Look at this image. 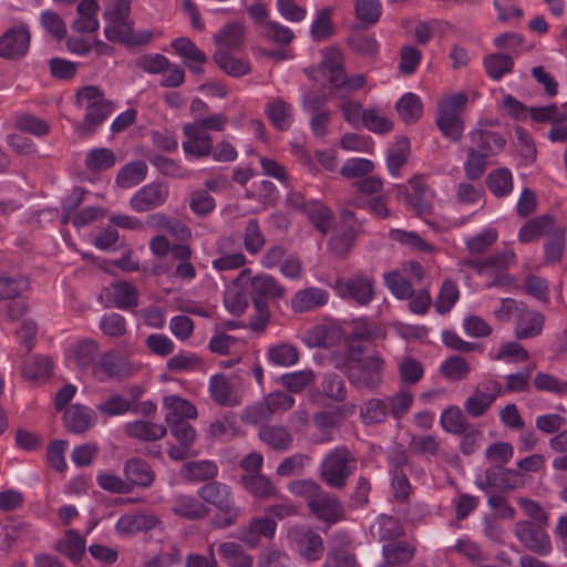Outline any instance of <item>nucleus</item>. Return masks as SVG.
<instances>
[{"label":"nucleus","mask_w":567,"mask_h":567,"mask_svg":"<svg viewBox=\"0 0 567 567\" xmlns=\"http://www.w3.org/2000/svg\"><path fill=\"white\" fill-rule=\"evenodd\" d=\"M76 106L85 112L83 126L92 130L101 125L113 112V105L97 86H83L76 93Z\"/></svg>","instance_id":"3"},{"label":"nucleus","mask_w":567,"mask_h":567,"mask_svg":"<svg viewBox=\"0 0 567 567\" xmlns=\"http://www.w3.org/2000/svg\"><path fill=\"white\" fill-rule=\"evenodd\" d=\"M116 163V156L110 148L101 147L92 150L85 158V166L93 172H101L113 167Z\"/></svg>","instance_id":"60"},{"label":"nucleus","mask_w":567,"mask_h":567,"mask_svg":"<svg viewBox=\"0 0 567 567\" xmlns=\"http://www.w3.org/2000/svg\"><path fill=\"white\" fill-rule=\"evenodd\" d=\"M545 527L522 520L515 525V535L528 550L539 556H548L553 551V545Z\"/></svg>","instance_id":"10"},{"label":"nucleus","mask_w":567,"mask_h":567,"mask_svg":"<svg viewBox=\"0 0 567 567\" xmlns=\"http://www.w3.org/2000/svg\"><path fill=\"white\" fill-rule=\"evenodd\" d=\"M244 487L256 498L277 497L278 489L267 476L255 473L241 476Z\"/></svg>","instance_id":"34"},{"label":"nucleus","mask_w":567,"mask_h":567,"mask_svg":"<svg viewBox=\"0 0 567 567\" xmlns=\"http://www.w3.org/2000/svg\"><path fill=\"white\" fill-rule=\"evenodd\" d=\"M101 298L106 306L122 310L138 305V291L134 285L127 281H117L110 285L102 291Z\"/></svg>","instance_id":"15"},{"label":"nucleus","mask_w":567,"mask_h":567,"mask_svg":"<svg viewBox=\"0 0 567 567\" xmlns=\"http://www.w3.org/2000/svg\"><path fill=\"white\" fill-rule=\"evenodd\" d=\"M503 394V386L498 381L491 380L484 384V390L477 389L464 402L465 412L472 417L484 415L497 396Z\"/></svg>","instance_id":"14"},{"label":"nucleus","mask_w":567,"mask_h":567,"mask_svg":"<svg viewBox=\"0 0 567 567\" xmlns=\"http://www.w3.org/2000/svg\"><path fill=\"white\" fill-rule=\"evenodd\" d=\"M125 433L142 441H156L165 436L166 427L159 423L134 421L126 423Z\"/></svg>","instance_id":"39"},{"label":"nucleus","mask_w":567,"mask_h":567,"mask_svg":"<svg viewBox=\"0 0 567 567\" xmlns=\"http://www.w3.org/2000/svg\"><path fill=\"white\" fill-rule=\"evenodd\" d=\"M259 439L274 450H287L291 446L292 436L280 425H267L259 430Z\"/></svg>","instance_id":"44"},{"label":"nucleus","mask_w":567,"mask_h":567,"mask_svg":"<svg viewBox=\"0 0 567 567\" xmlns=\"http://www.w3.org/2000/svg\"><path fill=\"white\" fill-rule=\"evenodd\" d=\"M172 48L184 59L188 69L199 72L200 65L207 60L206 54L188 38H177L172 42Z\"/></svg>","instance_id":"27"},{"label":"nucleus","mask_w":567,"mask_h":567,"mask_svg":"<svg viewBox=\"0 0 567 567\" xmlns=\"http://www.w3.org/2000/svg\"><path fill=\"white\" fill-rule=\"evenodd\" d=\"M124 475L130 485L150 487L155 481L151 465L142 458H131L124 464Z\"/></svg>","instance_id":"26"},{"label":"nucleus","mask_w":567,"mask_h":567,"mask_svg":"<svg viewBox=\"0 0 567 567\" xmlns=\"http://www.w3.org/2000/svg\"><path fill=\"white\" fill-rule=\"evenodd\" d=\"M422 101L419 95L414 93H405L396 102V111L401 120L405 123H414L422 115Z\"/></svg>","instance_id":"54"},{"label":"nucleus","mask_w":567,"mask_h":567,"mask_svg":"<svg viewBox=\"0 0 567 567\" xmlns=\"http://www.w3.org/2000/svg\"><path fill=\"white\" fill-rule=\"evenodd\" d=\"M415 548L406 542H389L383 545L382 555L385 566H399L409 563Z\"/></svg>","instance_id":"35"},{"label":"nucleus","mask_w":567,"mask_h":567,"mask_svg":"<svg viewBox=\"0 0 567 567\" xmlns=\"http://www.w3.org/2000/svg\"><path fill=\"white\" fill-rule=\"evenodd\" d=\"M460 298L457 285L452 280H444L434 302L435 310L445 315L451 311Z\"/></svg>","instance_id":"58"},{"label":"nucleus","mask_w":567,"mask_h":567,"mask_svg":"<svg viewBox=\"0 0 567 567\" xmlns=\"http://www.w3.org/2000/svg\"><path fill=\"white\" fill-rule=\"evenodd\" d=\"M277 530V523L269 517L252 518L249 524L238 530V538L250 547H256L261 537L271 539Z\"/></svg>","instance_id":"20"},{"label":"nucleus","mask_w":567,"mask_h":567,"mask_svg":"<svg viewBox=\"0 0 567 567\" xmlns=\"http://www.w3.org/2000/svg\"><path fill=\"white\" fill-rule=\"evenodd\" d=\"M78 18L72 24V29L81 33L96 32L100 28L97 14L100 6L96 0H82L78 4Z\"/></svg>","instance_id":"25"},{"label":"nucleus","mask_w":567,"mask_h":567,"mask_svg":"<svg viewBox=\"0 0 567 567\" xmlns=\"http://www.w3.org/2000/svg\"><path fill=\"white\" fill-rule=\"evenodd\" d=\"M248 285L255 295V306L258 309L259 322H251L252 328L265 326L269 319V312L265 306L261 305L260 299H279L285 295L284 287L276 278L267 274H259L252 276L250 271Z\"/></svg>","instance_id":"5"},{"label":"nucleus","mask_w":567,"mask_h":567,"mask_svg":"<svg viewBox=\"0 0 567 567\" xmlns=\"http://www.w3.org/2000/svg\"><path fill=\"white\" fill-rule=\"evenodd\" d=\"M55 548L72 561L78 563L85 551V538L78 530L68 529L58 540Z\"/></svg>","instance_id":"33"},{"label":"nucleus","mask_w":567,"mask_h":567,"mask_svg":"<svg viewBox=\"0 0 567 567\" xmlns=\"http://www.w3.org/2000/svg\"><path fill=\"white\" fill-rule=\"evenodd\" d=\"M249 275L250 269L245 268L225 287L224 307L233 316H241L248 308L249 299L246 286L248 285Z\"/></svg>","instance_id":"11"},{"label":"nucleus","mask_w":567,"mask_h":567,"mask_svg":"<svg viewBox=\"0 0 567 567\" xmlns=\"http://www.w3.org/2000/svg\"><path fill=\"white\" fill-rule=\"evenodd\" d=\"M471 141L472 147L487 156L499 152L505 145V140L499 134L488 130L472 131Z\"/></svg>","instance_id":"36"},{"label":"nucleus","mask_w":567,"mask_h":567,"mask_svg":"<svg viewBox=\"0 0 567 567\" xmlns=\"http://www.w3.org/2000/svg\"><path fill=\"white\" fill-rule=\"evenodd\" d=\"M169 188L163 183H150L141 187L130 199L131 208L136 213L153 210L165 204Z\"/></svg>","instance_id":"12"},{"label":"nucleus","mask_w":567,"mask_h":567,"mask_svg":"<svg viewBox=\"0 0 567 567\" xmlns=\"http://www.w3.org/2000/svg\"><path fill=\"white\" fill-rule=\"evenodd\" d=\"M344 58L342 52L337 48H328L322 52V60L318 69H309L307 72L313 80L320 79L327 81L330 89L337 81L341 80L344 72Z\"/></svg>","instance_id":"13"},{"label":"nucleus","mask_w":567,"mask_h":567,"mask_svg":"<svg viewBox=\"0 0 567 567\" xmlns=\"http://www.w3.org/2000/svg\"><path fill=\"white\" fill-rule=\"evenodd\" d=\"M303 212L320 231L327 233L329 230L333 215L322 203L309 200L303 205Z\"/></svg>","instance_id":"50"},{"label":"nucleus","mask_w":567,"mask_h":567,"mask_svg":"<svg viewBox=\"0 0 567 567\" xmlns=\"http://www.w3.org/2000/svg\"><path fill=\"white\" fill-rule=\"evenodd\" d=\"M147 165L143 161L131 162L122 167L116 175V184L122 188H131L147 176Z\"/></svg>","instance_id":"43"},{"label":"nucleus","mask_w":567,"mask_h":567,"mask_svg":"<svg viewBox=\"0 0 567 567\" xmlns=\"http://www.w3.org/2000/svg\"><path fill=\"white\" fill-rule=\"evenodd\" d=\"M409 152L410 141L404 136L398 137L386 156V167L392 177L396 178L400 176V169L406 163Z\"/></svg>","instance_id":"40"},{"label":"nucleus","mask_w":567,"mask_h":567,"mask_svg":"<svg viewBox=\"0 0 567 567\" xmlns=\"http://www.w3.org/2000/svg\"><path fill=\"white\" fill-rule=\"evenodd\" d=\"M208 388L210 396L216 403L229 406L239 404V398L225 375H212Z\"/></svg>","instance_id":"31"},{"label":"nucleus","mask_w":567,"mask_h":567,"mask_svg":"<svg viewBox=\"0 0 567 567\" xmlns=\"http://www.w3.org/2000/svg\"><path fill=\"white\" fill-rule=\"evenodd\" d=\"M412 190L408 195L409 204L420 215H427L432 210L433 193L425 185L420 182L411 183Z\"/></svg>","instance_id":"51"},{"label":"nucleus","mask_w":567,"mask_h":567,"mask_svg":"<svg viewBox=\"0 0 567 567\" xmlns=\"http://www.w3.org/2000/svg\"><path fill=\"white\" fill-rule=\"evenodd\" d=\"M565 229L556 226L549 234V238L545 244V260L548 264L558 262L564 254L565 247Z\"/></svg>","instance_id":"61"},{"label":"nucleus","mask_w":567,"mask_h":567,"mask_svg":"<svg viewBox=\"0 0 567 567\" xmlns=\"http://www.w3.org/2000/svg\"><path fill=\"white\" fill-rule=\"evenodd\" d=\"M218 473V467L213 461H196L185 463L181 470V475L190 481H206L214 478Z\"/></svg>","instance_id":"48"},{"label":"nucleus","mask_w":567,"mask_h":567,"mask_svg":"<svg viewBox=\"0 0 567 567\" xmlns=\"http://www.w3.org/2000/svg\"><path fill=\"white\" fill-rule=\"evenodd\" d=\"M383 281L393 297L399 300H405L414 290L411 282L396 270L384 272Z\"/></svg>","instance_id":"57"},{"label":"nucleus","mask_w":567,"mask_h":567,"mask_svg":"<svg viewBox=\"0 0 567 567\" xmlns=\"http://www.w3.org/2000/svg\"><path fill=\"white\" fill-rule=\"evenodd\" d=\"M374 163L363 157L348 158L340 168V174L346 178H361L374 171Z\"/></svg>","instance_id":"63"},{"label":"nucleus","mask_w":567,"mask_h":567,"mask_svg":"<svg viewBox=\"0 0 567 567\" xmlns=\"http://www.w3.org/2000/svg\"><path fill=\"white\" fill-rule=\"evenodd\" d=\"M362 127L374 134L382 135L393 130V122L382 109L368 107L364 110Z\"/></svg>","instance_id":"47"},{"label":"nucleus","mask_w":567,"mask_h":567,"mask_svg":"<svg viewBox=\"0 0 567 567\" xmlns=\"http://www.w3.org/2000/svg\"><path fill=\"white\" fill-rule=\"evenodd\" d=\"M198 494L203 501L214 505L227 515L225 522L219 525L220 527L234 524L240 515V509L235 506L230 488L227 485L219 482H212L202 486Z\"/></svg>","instance_id":"6"},{"label":"nucleus","mask_w":567,"mask_h":567,"mask_svg":"<svg viewBox=\"0 0 567 567\" xmlns=\"http://www.w3.org/2000/svg\"><path fill=\"white\" fill-rule=\"evenodd\" d=\"M172 512L187 519H199L207 515V508L193 496L177 495L173 499Z\"/></svg>","instance_id":"38"},{"label":"nucleus","mask_w":567,"mask_h":567,"mask_svg":"<svg viewBox=\"0 0 567 567\" xmlns=\"http://www.w3.org/2000/svg\"><path fill=\"white\" fill-rule=\"evenodd\" d=\"M31 42L29 25L19 22L0 37V58L18 60L28 54Z\"/></svg>","instance_id":"7"},{"label":"nucleus","mask_w":567,"mask_h":567,"mask_svg":"<svg viewBox=\"0 0 567 567\" xmlns=\"http://www.w3.org/2000/svg\"><path fill=\"white\" fill-rule=\"evenodd\" d=\"M488 189L496 197L508 196L513 192V175L507 168H497L492 171L487 176Z\"/></svg>","instance_id":"52"},{"label":"nucleus","mask_w":567,"mask_h":567,"mask_svg":"<svg viewBox=\"0 0 567 567\" xmlns=\"http://www.w3.org/2000/svg\"><path fill=\"white\" fill-rule=\"evenodd\" d=\"M389 237L403 246L419 252L430 254L435 251L433 245L424 240L417 233L403 229H391Z\"/></svg>","instance_id":"49"},{"label":"nucleus","mask_w":567,"mask_h":567,"mask_svg":"<svg viewBox=\"0 0 567 567\" xmlns=\"http://www.w3.org/2000/svg\"><path fill=\"white\" fill-rule=\"evenodd\" d=\"M334 290L343 299H351L360 306H367L374 299V280L359 274L346 280H338Z\"/></svg>","instance_id":"9"},{"label":"nucleus","mask_w":567,"mask_h":567,"mask_svg":"<svg viewBox=\"0 0 567 567\" xmlns=\"http://www.w3.org/2000/svg\"><path fill=\"white\" fill-rule=\"evenodd\" d=\"M161 524V519L151 513H134L122 515L116 524L115 532L123 537L138 532H148Z\"/></svg>","instance_id":"18"},{"label":"nucleus","mask_w":567,"mask_h":567,"mask_svg":"<svg viewBox=\"0 0 567 567\" xmlns=\"http://www.w3.org/2000/svg\"><path fill=\"white\" fill-rule=\"evenodd\" d=\"M384 361L375 351L351 346L344 362V372L351 383L359 386H375L381 381Z\"/></svg>","instance_id":"2"},{"label":"nucleus","mask_w":567,"mask_h":567,"mask_svg":"<svg viewBox=\"0 0 567 567\" xmlns=\"http://www.w3.org/2000/svg\"><path fill=\"white\" fill-rule=\"evenodd\" d=\"M293 538L300 555L308 561H316L322 557L323 540L318 534L306 530L293 535Z\"/></svg>","instance_id":"32"},{"label":"nucleus","mask_w":567,"mask_h":567,"mask_svg":"<svg viewBox=\"0 0 567 567\" xmlns=\"http://www.w3.org/2000/svg\"><path fill=\"white\" fill-rule=\"evenodd\" d=\"M132 370L131 363L115 352L104 353L93 367V377L99 381L112 378H120L128 374Z\"/></svg>","instance_id":"19"},{"label":"nucleus","mask_w":567,"mask_h":567,"mask_svg":"<svg viewBox=\"0 0 567 567\" xmlns=\"http://www.w3.org/2000/svg\"><path fill=\"white\" fill-rule=\"evenodd\" d=\"M130 13L131 0H113L109 3L104 11V34L109 41L115 42L118 37L128 31L133 24Z\"/></svg>","instance_id":"8"},{"label":"nucleus","mask_w":567,"mask_h":567,"mask_svg":"<svg viewBox=\"0 0 567 567\" xmlns=\"http://www.w3.org/2000/svg\"><path fill=\"white\" fill-rule=\"evenodd\" d=\"M259 35L264 41L278 47L288 45L295 39L292 30L277 21L265 22Z\"/></svg>","instance_id":"46"},{"label":"nucleus","mask_w":567,"mask_h":567,"mask_svg":"<svg viewBox=\"0 0 567 567\" xmlns=\"http://www.w3.org/2000/svg\"><path fill=\"white\" fill-rule=\"evenodd\" d=\"M267 114L272 124L281 131L291 124V106L281 100H275L268 104Z\"/></svg>","instance_id":"64"},{"label":"nucleus","mask_w":567,"mask_h":567,"mask_svg":"<svg viewBox=\"0 0 567 567\" xmlns=\"http://www.w3.org/2000/svg\"><path fill=\"white\" fill-rule=\"evenodd\" d=\"M219 554L229 567H252V557L246 554L241 545L237 543H223L219 546Z\"/></svg>","instance_id":"53"},{"label":"nucleus","mask_w":567,"mask_h":567,"mask_svg":"<svg viewBox=\"0 0 567 567\" xmlns=\"http://www.w3.org/2000/svg\"><path fill=\"white\" fill-rule=\"evenodd\" d=\"M303 104L305 109L311 113L310 127L312 133L318 137L327 135L331 115L329 110L320 109V104H324V101L315 96H307Z\"/></svg>","instance_id":"28"},{"label":"nucleus","mask_w":567,"mask_h":567,"mask_svg":"<svg viewBox=\"0 0 567 567\" xmlns=\"http://www.w3.org/2000/svg\"><path fill=\"white\" fill-rule=\"evenodd\" d=\"M52 361L48 357H32L22 367V374L28 380L41 381L52 373Z\"/></svg>","instance_id":"56"},{"label":"nucleus","mask_w":567,"mask_h":567,"mask_svg":"<svg viewBox=\"0 0 567 567\" xmlns=\"http://www.w3.org/2000/svg\"><path fill=\"white\" fill-rule=\"evenodd\" d=\"M267 358L269 363L287 368L299 361V352L292 344L279 343L269 348Z\"/></svg>","instance_id":"55"},{"label":"nucleus","mask_w":567,"mask_h":567,"mask_svg":"<svg viewBox=\"0 0 567 567\" xmlns=\"http://www.w3.org/2000/svg\"><path fill=\"white\" fill-rule=\"evenodd\" d=\"M65 426L74 433H83L91 429L95 422V412L82 404H72L63 415Z\"/></svg>","instance_id":"22"},{"label":"nucleus","mask_w":567,"mask_h":567,"mask_svg":"<svg viewBox=\"0 0 567 567\" xmlns=\"http://www.w3.org/2000/svg\"><path fill=\"white\" fill-rule=\"evenodd\" d=\"M553 228V220L549 216L530 219L519 229L518 240L520 243L534 241L544 235H549Z\"/></svg>","instance_id":"45"},{"label":"nucleus","mask_w":567,"mask_h":567,"mask_svg":"<svg viewBox=\"0 0 567 567\" xmlns=\"http://www.w3.org/2000/svg\"><path fill=\"white\" fill-rule=\"evenodd\" d=\"M340 216L341 229L331 237L329 246L336 255L342 257L350 251L360 226L352 212L343 210Z\"/></svg>","instance_id":"17"},{"label":"nucleus","mask_w":567,"mask_h":567,"mask_svg":"<svg viewBox=\"0 0 567 567\" xmlns=\"http://www.w3.org/2000/svg\"><path fill=\"white\" fill-rule=\"evenodd\" d=\"M245 27L240 23H229L225 25L214 37L217 50L227 51L239 50L244 43Z\"/></svg>","instance_id":"30"},{"label":"nucleus","mask_w":567,"mask_h":567,"mask_svg":"<svg viewBox=\"0 0 567 567\" xmlns=\"http://www.w3.org/2000/svg\"><path fill=\"white\" fill-rule=\"evenodd\" d=\"M310 511L318 519L329 524L337 523L343 516L341 504L332 496L320 493L317 498L309 501Z\"/></svg>","instance_id":"24"},{"label":"nucleus","mask_w":567,"mask_h":567,"mask_svg":"<svg viewBox=\"0 0 567 567\" xmlns=\"http://www.w3.org/2000/svg\"><path fill=\"white\" fill-rule=\"evenodd\" d=\"M440 424L445 432L451 434H463L470 427V423L457 405H450L442 411Z\"/></svg>","instance_id":"41"},{"label":"nucleus","mask_w":567,"mask_h":567,"mask_svg":"<svg viewBox=\"0 0 567 567\" xmlns=\"http://www.w3.org/2000/svg\"><path fill=\"white\" fill-rule=\"evenodd\" d=\"M163 408L166 411L165 421L168 425L194 420L198 414L196 406L179 395L165 396Z\"/></svg>","instance_id":"21"},{"label":"nucleus","mask_w":567,"mask_h":567,"mask_svg":"<svg viewBox=\"0 0 567 567\" xmlns=\"http://www.w3.org/2000/svg\"><path fill=\"white\" fill-rule=\"evenodd\" d=\"M16 127L35 137H43L50 133V124L32 114H21L17 117Z\"/></svg>","instance_id":"62"},{"label":"nucleus","mask_w":567,"mask_h":567,"mask_svg":"<svg viewBox=\"0 0 567 567\" xmlns=\"http://www.w3.org/2000/svg\"><path fill=\"white\" fill-rule=\"evenodd\" d=\"M544 317L533 310H523L518 317L515 334L518 339H529L542 333Z\"/></svg>","instance_id":"37"},{"label":"nucleus","mask_w":567,"mask_h":567,"mask_svg":"<svg viewBox=\"0 0 567 567\" xmlns=\"http://www.w3.org/2000/svg\"><path fill=\"white\" fill-rule=\"evenodd\" d=\"M97 354L99 344L93 340H83L71 349L69 360H72L81 370H91L93 373Z\"/></svg>","instance_id":"29"},{"label":"nucleus","mask_w":567,"mask_h":567,"mask_svg":"<svg viewBox=\"0 0 567 567\" xmlns=\"http://www.w3.org/2000/svg\"><path fill=\"white\" fill-rule=\"evenodd\" d=\"M329 300L327 290L318 287L301 289L291 299V308L295 312H306L324 306Z\"/></svg>","instance_id":"23"},{"label":"nucleus","mask_w":567,"mask_h":567,"mask_svg":"<svg viewBox=\"0 0 567 567\" xmlns=\"http://www.w3.org/2000/svg\"><path fill=\"white\" fill-rule=\"evenodd\" d=\"M135 400H127L118 394L111 395L96 405V410L106 416H120L134 409Z\"/></svg>","instance_id":"59"},{"label":"nucleus","mask_w":567,"mask_h":567,"mask_svg":"<svg viewBox=\"0 0 567 567\" xmlns=\"http://www.w3.org/2000/svg\"><path fill=\"white\" fill-rule=\"evenodd\" d=\"M186 140L183 142V151L187 159L207 157L213 151V138L207 132H202L190 123L183 126Z\"/></svg>","instance_id":"16"},{"label":"nucleus","mask_w":567,"mask_h":567,"mask_svg":"<svg viewBox=\"0 0 567 567\" xmlns=\"http://www.w3.org/2000/svg\"><path fill=\"white\" fill-rule=\"evenodd\" d=\"M354 468L355 460L352 454L347 447L339 446L332 450L323 460L321 475L328 485L342 487Z\"/></svg>","instance_id":"4"},{"label":"nucleus","mask_w":567,"mask_h":567,"mask_svg":"<svg viewBox=\"0 0 567 567\" xmlns=\"http://www.w3.org/2000/svg\"><path fill=\"white\" fill-rule=\"evenodd\" d=\"M515 262V252L506 249L486 258L462 259L458 267L472 269L476 276L485 279V288L509 290L516 286V278L508 272V268Z\"/></svg>","instance_id":"1"},{"label":"nucleus","mask_w":567,"mask_h":567,"mask_svg":"<svg viewBox=\"0 0 567 567\" xmlns=\"http://www.w3.org/2000/svg\"><path fill=\"white\" fill-rule=\"evenodd\" d=\"M214 60L224 72L234 78L246 75L251 71L247 60L236 58L227 51L216 50Z\"/></svg>","instance_id":"42"}]
</instances>
